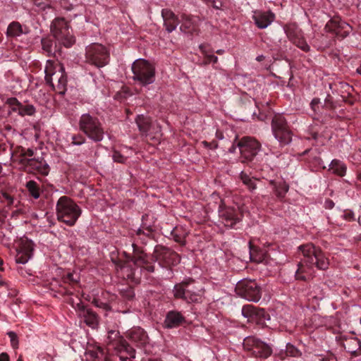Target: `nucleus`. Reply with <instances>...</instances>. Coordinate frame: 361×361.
<instances>
[{
	"mask_svg": "<svg viewBox=\"0 0 361 361\" xmlns=\"http://www.w3.org/2000/svg\"><path fill=\"white\" fill-rule=\"evenodd\" d=\"M285 32L288 39L293 42L302 35L301 30L295 23H290L284 27Z\"/></svg>",
	"mask_w": 361,
	"mask_h": 361,
	"instance_id": "7c9ffc66",
	"label": "nucleus"
},
{
	"mask_svg": "<svg viewBox=\"0 0 361 361\" xmlns=\"http://www.w3.org/2000/svg\"><path fill=\"white\" fill-rule=\"evenodd\" d=\"M219 216L225 226L236 229L235 226L242 221L243 214L238 208L227 207L219 211Z\"/></svg>",
	"mask_w": 361,
	"mask_h": 361,
	"instance_id": "aec40b11",
	"label": "nucleus"
},
{
	"mask_svg": "<svg viewBox=\"0 0 361 361\" xmlns=\"http://www.w3.org/2000/svg\"><path fill=\"white\" fill-rule=\"evenodd\" d=\"M320 103V99L319 98H314L311 102V106L312 110L316 112L317 111V107H318V104Z\"/></svg>",
	"mask_w": 361,
	"mask_h": 361,
	"instance_id": "6e6d98bb",
	"label": "nucleus"
},
{
	"mask_svg": "<svg viewBox=\"0 0 361 361\" xmlns=\"http://www.w3.org/2000/svg\"><path fill=\"white\" fill-rule=\"evenodd\" d=\"M299 249L303 257L298 264L295 274L296 280L307 281L313 277L315 268L319 270H326L329 268V258L319 247L307 243L300 245Z\"/></svg>",
	"mask_w": 361,
	"mask_h": 361,
	"instance_id": "f03ea898",
	"label": "nucleus"
},
{
	"mask_svg": "<svg viewBox=\"0 0 361 361\" xmlns=\"http://www.w3.org/2000/svg\"><path fill=\"white\" fill-rule=\"evenodd\" d=\"M135 123L140 133L142 135L147 136L152 126L151 118L149 116H145L142 114L137 115L135 118Z\"/></svg>",
	"mask_w": 361,
	"mask_h": 361,
	"instance_id": "cd10ccee",
	"label": "nucleus"
},
{
	"mask_svg": "<svg viewBox=\"0 0 361 361\" xmlns=\"http://www.w3.org/2000/svg\"><path fill=\"white\" fill-rule=\"evenodd\" d=\"M243 348L250 356L255 358L267 359L273 352L271 346L260 338L250 336L244 338Z\"/></svg>",
	"mask_w": 361,
	"mask_h": 361,
	"instance_id": "9b49d317",
	"label": "nucleus"
},
{
	"mask_svg": "<svg viewBox=\"0 0 361 361\" xmlns=\"http://www.w3.org/2000/svg\"><path fill=\"white\" fill-rule=\"evenodd\" d=\"M321 360L322 361H337V358L334 355L331 354L326 357H323Z\"/></svg>",
	"mask_w": 361,
	"mask_h": 361,
	"instance_id": "13d9d810",
	"label": "nucleus"
},
{
	"mask_svg": "<svg viewBox=\"0 0 361 361\" xmlns=\"http://www.w3.org/2000/svg\"><path fill=\"white\" fill-rule=\"evenodd\" d=\"M161 16L164 20V25L168 32H171L175 30L180 23L178 17L169 9H162Z\"/></svg>",
	"mask_w": 361,
	"mask_h": 361,
	"instance_id": "5701e85b",
	"label": "nucleus"
},
{
	"mask_svg": "<svg viewBox=\"0 0 361 361\" xmlns=\"http://www.w3.org/2000/svg\"><path fill=\"white\" fill-rule=\"evenodd\" d=\"M42 49L48 56H55L56 45L54 42L48 37L42 38L41 40Z\"/></svg>",
	"mask_w": 361,
	"mask_h": 361,
	"instance_id": "c9c22d12",
	"label": "nucleus"
},
{
	"mask_svg": "<svg viewBox=\"0 0 361 361\" xmlns=\"http://www.w3.org/2000/svg\"><path fill=\"white\" fill-rule=\"evenodd\" d=\"M113 159L118 163H123L126 158L118 152H114L113 154Z\"/></svg>",
	"mask_w": 361,
	"mask_h": 361,
	"instance_id": "864d4df0",
	"label": "nucleus"
},
{
	"mask_svg": "<svg viewBox=\"0 0 361 361\" xmlns=\"http://www.w3.org/2000/svg\"><path fill=\"white\" fill-rule=\"evenodd\" d=\"M269 184L271 185L276 197L282 200L289 190V185L285 181H276L275 180H270Z\"/></svg>",
	"mask_w": 361,
	"mask_h": 361,
	"instance_id": "bb28decb",
	"label": "nucleus"
},
{
	"mask_svg": "<svg viewBox=\"0 0 361 361\" xmlns=\"http://www.w3.org/2000/svg\"><path fill=\"white\" fill-rule=\"evenodd\" d=\"M133 80L141 85H147L154 82L155 70L152 65L143 59L135 61L132 64Z\"/></svg>",
	"mask_w": 361,
	"mask_h": 361,
	"instance_id": "9d476101",
	"label": "nucleus"
},
{
	"mask_svg": "<svg viewBox=\"0 0 361 361\" xmlns=\"http://www.w3.org/2000/svg\"><path fill=\"white\" fill-rule=\"evenodd\" d=\"M173 293L176 299L183 300L187 303H199L202 300V288L195 280L188 279L176 283Z\"/></svg>",
	"mask_w": 361,
	"mask_h": 361,
	"instance_id": "423d86ee",
	"label": "nucleus"
},
{
	"mask_svg": "<svg viewBox=\"0 0 361 361\" xmlns=\"http://www.w3.org/2000/svg\"><path fill=\"white\" fill-rule=\"evenodd\" d=\"M121 294L124 300L126 302L131 301L135 298L134 290L131 288H127L121 290Z\"/></svg>",
	"mask_w": 361,
	"mask_h": 361,
	"instance_id": "a18cd8bd",
	"label": "nucleus"
},
{
	"mask_svg": "<svg viewBox=\"0 0 361 361\" xmlns=\"http://www.w3.org/2000/svg\"><path fill=\"white\" fill-rule=\"evenodd\" d=\"M294 44H295L298 48L302 49V51L307 52L310 51V47L305 40L302 35L298 38L297 39L292 42Z\"/></svg>",
	"mask_w": 361,
	"mask_h": 361,
	"instance_id": "c03bdc74",
	"label": "nucleus"
},
{
	"mask_svg": "<svg viewBox=\"0 0 361 361\" xmlns=\"http://www.w3.org/2000/svg\"><path fill=\"white\" fill-rule=\"evenodd\" d=\"M51 32L54 37L66 47H70L75 43L72 30L64 18H56L52 21Z\"/></svg>",
	"mask_w": 361,
	"mask_h": 361,
	"instance_id": "f8f14e48",
	"label": "nucleus"
},
{
	"mask_svg": "<svg viewBox=\"0 0 361 361\" xmlns=\"http://www.w3.org/2000/svg\"><path fill=\"white\" fill-rule=\"evenodd\" d=\"M57 219L67 226H73L82 213L80 207L70 197H61L56 205Z\"/></svg>",
	"mask_w": 361,
	"mask_h": 361,
	"instance_id": "39448f33",
	"label": "nucleus"
},
{
	"mask_svg": "<svg viewBox=\"0 0 361 361\" xmlns=\"http://www.w3.org/2000/svg\"><path fill=\"white\" fill-rule=\"evenodd\" d=\"M171 235L173 236V240L176 243H179L181 245H185V236L183 234L180 233L179 231L177 228L173 229L172 231Z\"/></svg>",
	"mask_w": 361,
	"mask_h": 361,
	"instance_id": "49530a36",
	"label": "nucleus"
},
{
	"mask_svg": "<svg viewBox=\"0 0 361 361\" xmlns=\"http://www.w3.org/2000/svg\"><path fill=\"white\" fill-rule=\"evenodd\" d=\"M91 357L93 361H111V359L106 355L104 350L100 347L90 353Z\"/></svg>",
	"mask_w": 361,
	"mask_h": 361,
	"instance_id": "4c0bfd02",
	"label": "nucleus"
},
{
	"mask_svg": "<svg viewBox=\"0 0 361 361\" xmlns=\"http://www.w3.org/2000/svg\"><path fill=\"white\" fill-rule=\"evenodd\" d=\"M110 61L109 50L99 43H92L85 48V62L98 68L106 66Z\"/></svg>",
	"mask_w": 361,
	"mask_h": 361,
	"instance_id": "1a4fd4ad",
	"label": "nucleus"
},
{
	"mask_svg": "<svg viewBox=\"0 0 361 361\" xmlns=\"http://www.w3.org/2000/svg\"><path fill=\"white\" fill-rule=\"evenodd\" d=\"M202 144L204 145V146L207 148H209V149H216L218 147V143L216 141H213V142H207V141H204L202 142Z\"/></svg>",
	"mask_w": 361,
	"mask_h": 361,
	"instance_id": "5fc2aeb1",
	"label": "nucleus"
},
{
	"mask_svg": "<svg viewBox=\"0 0 361 361\" xmlns=\"http://www.w3.org/2000/svg\"><path fill=\"white\" fill-rule=\"evenodd\" d=\"M133 253L126 254V261L121 259H112L117 268L126 269V276L133 281L138 283L140 281L142 271L147 273L154 271L155 262H157L160 267L166 269H171L178 265L180 262V255L168 247L162 245H157L154 247L152 254V261L149 260L147 254L142 247L136 243L132 244Z\"/></svg>",
	"mask_w": 361,
	"mask_h": 361,
	"instance_id": "f257e3e1",
	"label": "nucleus"
},
{
	"mask_svg": "<svg viewBox=\"0 0 361 361\" xmlns=\"http://www.w3.org/2000/svg\"><path fill=\"white\" fill-rule=\"evenodd\" d=\"M34 243L27 238H20L16 248L15 260L16 264H25L33 255Z\"/></svg>",
	"mask_w": 361,
	"mask_h": 361,
	"instance_id": "a211bd4d",
	"label": "nucleus"
},
{
	"mask_svg": "<svg viewBox=\"0 0 361 361\" xmlns=\"http://www.w3.org/2000/svg\"><path fill=\"white\" fill-rule=\"evenodd\" d=\"M352 30V27L347 23L339 20V23L337 26V28L334 32V34L338 36L341 37V38H344L347 37L349 33Z\"/></svg>",
	"mask_w": 361,
	"mask_h": 361,
	"instance_id": "e433bc0d",
	"label": "nucleus"
},
{
	"mask_svg": "<svg viewBox=\"0 0 361 361\" xmlns=\"http://www.w3.org/2000/svg\"><path fill=\"white\" fill-rule=\"evenodd\" d=\"M76 0H61V5L67 10H70L73 8Z\"/></svg>",
	"mask_w": 361,
	"mask_h": 361,
	"instance_id": "603ef678",
	"label": "nucleus"
},
{
	"mask_svg": "<svg viewBox=\"0 0 361 361\" xmlns=\"http://www.w3.org/2000/svg\"><path fill=\"white\" fill-rule=\"evenodd\" d=\"M71 144L74 145H81L85 143L86 138L81 134H75L71 135Z\"/></svg>",
	"mask_w": 361,
	"mask_h": 361,
	"instance_id": "de8ad7c7",
	"label": "nucleus"
},
{
	"mask_svg": "<svg viewBox=\"0 0 361 361\" xmlns=\"http://www.w3.org/2000/svg\"><path fill=\"white\" fill-rule=\"evenodd\" d=\"M239 177L250 192H253L257 189V182L259 179L251 177L243 171L240 173Z\"/></svg>",
	"mask_w": 361,
	"mask_h": 361,
	"instance_id": "2f4dec72",
	"label": "nucleus"
},
{
	"mask_svg": "<svg viewBox=\"0 0 361 361\" xmlns=\"http://www.w3.org/2000/svg\"><path fill=\"white\" fill-rule=\"evenodd\" d=\"M235 291L240 297L255 302L262 297V288L255 280L243 279L238 281Z\"/></svg>",
	"mask_w": 361,
	"mask_h": 361,
	"instance_id": "ddd939ff",
	"label": "nucleus"
},
{
	"mask_svg": "<svg viewBox=\"0 0 361 361\" xmlns=\"http://www.w3.org/2000/svg\"><path fill=\"white\" fill-rule=\"evenodd\" d=\"M342 345L344 349L353 357L361 355V341L358 338H346Z\"/></svg>",
	"mask_w": 361,
	"mask_h": 361,
	"instance_id": "a878e982",
	"label": "nucleus"
},
{
	"mask_svg": "<svg viewBox=\"0 0 361 361\" xmlns=\"http://www.w3.org/2000/svg\"><path fill=\"white\" fill-rule=\"evenodd\" d=\"M79 128L90 140L101 142L104 137V128L99 119L90 114H82L79 120Z\"/></svg>",
	"mask_w": 361,
	"mask_h": 361,
	"instance_id": "0eeeda50",
	"label": "nucleus"
},
{
	"mask_svg": "<svg viewBox=\"0 0 361 361\" xmlns=\"http://www.w3.org/2000/svg\"><path fill=\"white\" fill-rule=\"evenodd\" d=\"M125 337L136 348L147 351L150 346V339L147 331L140 327L133 326L125 333Z\"/></svg>",
	"mask_w": 361,
	"mask_h": 361,
	"instance_id": "dca6fc26",
	"label": "nucleus"
},
{
	"mask_svg": "<svg viewBox=\"0 0 361 361\" xmlns=\"http://www.w3.org/2000/svg\"><path fill=\"white\" fill-rule=\"evenodd\" d=\"M340 18L338 17H334L332 19H331L326 25L325 30L326 32H332L334 34L337 26L339 23Z\"/></svg>",
	"mask_w": 361,
	"mask_h": 361,
	"instance_id": "37998d69",
	"label": "nucleus"
},
{
	"mask_svg": "<svg viewBox=\"0 0 361 361\" xmlns=\"http://www.w3.org/2000/svg\"><path fill=\"white\" fill-rule=\"evenodd\" d=\"M200 49L204 55V61H203L204 64H208L210 63H216L218 61V57L214 56L212 54L208 53L205 49L203 45L200 46Z\"/></svg>",
	"mask_w": 361,
	"mask_h": 361,
	"instance_id": "a19ab883",
	"label": "nucleus"
},
{
	"mask_svg": "<svg viewBox=\"0 0 361 361\" xmlns=\"http://www.w3.org/2000/svg\"><path fill=\"white\" fill-rule=\"evenodd\" d=\"M242 314L249 322L255 323L260 326H266V320L269 316L264 309L258 308L252 305H245L242 308Z\"/></svg>",
	"mask_w": 361,
	"mask_h": 361,
	"instance_id": "f3484780",
	"label": "nucleus"
},
{
	"mask_svg": "<svg viewBox=\"0 0 361 361\" xmlns=\"http://www.w3.org/2000/svg\"><path fill=\"white\" fill-rule=\"evenodd\" d=\"M4 260L0 257V271H4Z\"/></svg>",
	"mask_w": 361,
	"mask_h": 361,
	"instance_id": "69168bd1",
	"label": "nucleus"
},
{
	"mask_svg": "<svg viewBox=\"0 0 361 361\" xmlns=\"http://www.w3.org/2000/svg\"><path fill=\"white\" fill-rule=\"evenodd\" d=\"M357 178L361 181V171L357 173Z\"/></svg>",
	"mask_w": 361,
	"mask_h": 361,
	"instance_id": "338daca9",
	"label": "nucleus"
},
{
	"mask_svg": "<svg viewBox=\"0 0 361 361\" xmlns=\"http://www.w3.org/2000/svg\"><path fill=\"white\" fill-rule=\"evenodd\" d=\"M329 170L338 176L343 177L347 171L346 165L338 159H333L329 165Z\"/></svg>",
	"mask_w": 361,
	"mask_h": 361,
	"instance_id": "473e14b6",
	"label": "nucleus"
},
{
	"mask_svg": "<svg viewBox=\"0 0 361 361\" xmlns=\"http://www.w3.org/2000/svg\"><path fill=\"white\" fill-rule=\"evenodd\" d=\"M70 303L78 312L79 317L83 319L88 326L92 329H96L98 326L99 317L95 312L92 309L87 308L80 300L75 305L73 300L71 299Z\"/></svg>",
	"mask_w": 361,
	"mask_h": 361,
	"instance_id": "6ab92c4d",
	"label": "nucleus"
},
{
	"mask_svg": "<svg viewBox=\"0 0 361 361\" xmlns=\"http://www.w3.org/2000/svg\"><path fill=\"white\" fill-rule=\"evenodd\" d=\"M7 335L10 338L11 345L13 348L16 349L18 348V338L17 334L13 331H8Z\"/></svg>",
	"mask_w": 361,
	"mask_h": 361,
	"instance_id": "8fccbe9b",
	"label": "nucleus"
},
{
	"mask_svg": "<svg viewBox=\"0 0 361 361\" xmlns=\"http://www.w3.org/2000/svg\"><path fill=\"white\" fill-rule=\"evenodd\" d=\"M237 146L240 150L241 162L247 164L254 161L261 148L260 142L251 137H242L237 141Z\"/></svg>",
	"mask_w": 361,
	"mask_h": 361,
	"instance_id": "4468645a",
	"label": "nucleus"
},
{
	"mask_svg": "<svg viewBox=\"0 0 361 361\" xmlns=\"http://www.w3.org/2000/svg\"><path fill=\"white\" fill-rule=\"evenodd\" d=\"M302 355L301 352L290 343H287L286 346V350H281L278 356L281 359L284 360L286 357H298Z\"/></svg>",
	"mask_w": 361,
	"mask_h": 361,
	"instance_id": "72a5a7b5",
	"label": "nucleus"
},
{
	"mask_svg": "<svg viewBox=\"0 0 361 361\" xmlns=\"http://www.w3.org/2000/svg\"><path fill=\"white\" fill-rule=\"evenodd\" d=\"M250 260L256 263H262L266 259V253L262 249L249 243Z\"/></svg>",
	"mask_w": 361,
	"mask_h": 361,
	"instance_id": "c85d7f7f",
	"label": "nucleus"
},
{
	"mask_svg": "<svg viewBox=\"0 0 361 361\" xmlns=\"http://www.w3.org/2000/svg\"><path fill=\"white\" fill-rule=\"evenodd\" d=\"M236 147H238L237 144L235 143L233 144V145L230 147L229 152L231 153L235 152Z\"/></svg>",
	"mask_w": 361,
	"mask_h": 361,
	"instance_id": "680f3d73",
	"label": "nucleus"
},
{
	"mask_svg": "<svg viewBox=\"0 0 361 361\" xmlns=\"http://www.w3.org/2000/svg\"><path fill=\"white\" fill-rule=\"evenodd\" d=\"M11 158L13 164L20 169L32 173L47 176L49 166L43 160L34 158L35 152L31 148H25L20 145H11Z\"/></svg>",
	"mask_w": 361,
	"mask_h": 361,
	"instance_id": "7ed1b4c3",
	"label": "nucleus"
},
{
	"mask_svg": "<svg viewBox=\"0 0 361 361\" xmlns=\"http://www.w3.org/2000/svg\"><path fill=\"white\" fill-rule=\"evenodd\" d=\"M253 19L259 28L264 29L274 20L275 15L271 11H259L255 13Z\"/></svg>",
	"mask_w": 361,
	"mask_h": 361,
	"instance_id": "b1692460",
	"label": "nucleus"
},
{
	"mask_svg": "<svg viewBox=\"0 0 361 361\" xmlns=\"http://www.w3.org/2000/svg\"><path fill=\"white\" fill-rule=\"evenodd\" d=\"M264 59H265V56H264V55H259L258 56H257L256 60H257V61H263Z\"/></svg>",
	"mask_w": 361,
	"mask_h": 361,
	"instance_id": "0e129e2a",
	"label": "nucleus"
},
{
	"mask_svg": "<svg viewBox=\"0 0 361 361\" xmlns=\"http://www.w3.org/2000/svg\"><path fill=\"white\" fill-rule=\"evenodd\" d=\"M27 29L23 30L20 23L13 21L8 25L6 35L8 37H17L22 34H27Z\"/></svg>",
	"mask_w": 361,
	"mask_h": 361,
	"instance_id": "c756f323",
	"label": "nucleus"
},
{
	"mask_svg": "<svg viewBox=\"0 0 361 361\" xmlns=\"http://www.w3.org/2000/svg\"><path fill=\"white\" fill-rule=\"evenodd\" d=\"M357 73L361 75V66L357 68Z\"/></svg>",
	"mask_w": 361,
	"mask_h": 361,
	"instance_id": "774afa93",
	"label": "nucleus"
},
{
	"mask_svg": "<svg viewBox=\"0 0 361 361\" xmlns=\"http://www.w3.org/2000/svg\"><path fill=\"white\" fill-rule=\"evenodd\" d=\"M333 93H338V92H332ZM357 94H353L350 92H342V94H338V99H334V97L328 94L324 99V106L327 109H334L338 104L341 106L342 102L349 104H353L357 99Z\"/></svg>",
	"mask_w": 361,
	"mask_h": 361,
	"instance_id": "412c9836",
	"label": "nucleus"
},
{
	"mask_svg": "<svg viewBox=\"0 0 361 361\" xmlns=\"http://www.w3.org/2000/svg\"><path fill=\"white\" fill-rule=\"evenodd\" d=\"M26 188L30 195L35 199H38L40 196V188L39 185L34 180H30L26 183Z\"/></svg>",
	"mask_w": 361,
	"mask_h": 361,
	"instance_id": "58836bf2",
	"label": "nucleus"
},
{
	"mask_svg": "<svg viewBox=\"0 0 361 361\" xmlns=\"http://www.w3.org/2000/svg\"><path fill=\"white\" fill-rule=\"evenodd\" d=\"M5 216L0 212V228L4 222Z\"/></svg>",
	"mask_w": 361,
	"mask_h": 361,
	"instance_id": "e2e57ef3",
	"label": "nucleus"
},
{
	"mask_svg": "<svg viewBox=\"0 0 361 361\" xmlns=\"http://www.w3.org/2000/svg\"><path fill=\"white\" fill-rule=\"evenodd\" d=\"M342 218L348 221H353L355 220L354 212L350 209H345L343 211Z\"/></svg>",
	"mask_w": 361,
	"mask_h": 361,
	"instance_id": "3c124183",
	"label": "nucleus"
},
{
	"mask_svg": "<svg viewBox=\"0 0 361 361\" xmlns=\"http://www.w3.org/2000/svg\"><path fill=\"white\" fill-rule=\"evenodd\" d=\"M181 20L180 23H181V25L180 27V30L184 32H190L192 30L195 29V23L192 17L188 16L186 14H182Z\"/></svg>",
	"mask_w": 361,
	"mask_h": 361,
	"instance_id": "f704fd0d",
	"label": "nucleus"
},
{
	"mask_svg": "<svg viewBox=\"0 0 361 361\" xmlns=\"http://www.w3.org/2000/svg\"><path fill=\"white\" fill-rule=\"evenodd\" d=\"M44 73L46 82L52 89L66 90L67 79L62 64L47 60Z\"/></svg>",
	"mask_w": 361,
	"mask_h": 361,
	"instance_id": "6e6552de",
	"label": "nucleus"
},
{
	"mask_svg": "<svg viewBox=\"0 0 361 361\" xmlns=\"http://www.w3.org/2000/svg\"><path fill=\"white\" fill-rule=\"evenodd\" d=\"M63 281L65 284L69 285L73 289L79 284L78 279L75 278L73 273H68L66 275L63 276Z\"/></svg>",
	"mask_w": 361,
	"mask_h": 361,
	"instance_id": "ea45409f",
	"label": "nucleus"
},
{
	"mask_svg": "<svg viewBox=\"0 0 361 361\" xmlns=\"http://www.w3.org/2000/svg\"><path fill=\"white\" fill-rule=\"evenodd\" d=\"M106 343L109 350H112L121 361H132L135 357L136 351L118 331H108Z\"/></svg>",
	"mask_w": 361,
	"mask_h": 361,
	"instance_id": "20e7f679",
	"label": "nucleus"
},
{
	"mask_svg": "<svg viewBox=\"0 0 361 361\" xmlns=\"http://www.w3.org/2000/svg\"><path fill=\"white\" fill-rule=\"evenodd\" d=\"M9 355L6 353H1L0 354V361H9Z\"/></svg>",
	"mask_w": 361,
	"mask_h": 361,
	"instance_id": "bf43d9fd",
	"label": "nucleus"
},
{
	"mask_svg": "<svg viewBox=\"0 0 361 361\" xmlns=\"http://www.w3.org/2000/svg\"><path fill=\"white\" fill-rule=\"evenodd\" d=\"M92 304L98 308L102 309L105 312H109L111 310V307L108 302L102 301L99 298H94Z\"/></svg>",
	"mask_w": 361,
	"mask_h": 361,
	"instance_id": "79ce46f5",
	"label": "nucleus"
},
{
	"mask_svg": "<svg viewBox=\"0 0 361 361\" xmlns=\"http://www.w3.org/2000/svg\"><path fill=\"white\" fill-rule=\"evenodd\" d=\"M0 201L5 203L7 207H10L13 203V197L6 192H2L0 195Z\"/></svg>",
	"mask_w": 361,
	"mask_h": 361,
	"instance_id": "09e8293b",
	"label": "nucleus"
},
{
	"mask_svg": "<svg viewBox=\"0 0 361 361\" xmlns=\"http://www.w3.org/2000/svg\"><path fill=\"white\" fill-rule=\"evenodd\" d=\"M271 129L274 137L281 145H286L291 142L293 134L283 116H274L271 121Z\"/></svg>",
	"mask_w": 361,
	"mask_h": 361,
	"instance_id": "2eb2a0df",
	"label": "nucleus"
},
{
	"mask_svg": "<svg viewBox=\"0 0 361 361\" xmlns=\"http://www.w3.org/2000/svg\"><path fill=\"white\" fill-rule=\"evenodd\" d=\"M324 207L326 209H331L334 207V202L331 200H326L324 202Z\"/></svg>",
	"mask_w": 361,
	"mask_h": 361,
	"instance_id": "4d7b16f0",
	"label": "nucleus"
},
{
	"mask_svg": "<svg viewBox=\"0 0 361 361\" xmlns=\"http://www.w3.org/2000/svg\"><path fill=\"white\" fill-rule=\"evenodd\" d=\"M146 216H142V224L140 227L135 231V235L137 238V240H140L141 243L146 245L148 239L154 238V229L151 226L147 225L144 223V219Z\"/></svg>",
	"mask_w": 361,
	"mask_h": 361,
	"instance_id": "393cba45",
	"label": "nucleus"
},
{
	"mask_svg": "<svg viewBox=\"0 0 361 361\" xmlns=\"http://www.w3.org/2000/svg\"><path fill=\"white\" fill-rule=\"evenodd\" d=\"M39 6H41V8H42L43 10H45L47 8L48 9H51V6L49 4H47V3H41L39 4Z\"/></svg>",
	"mask_w": 361,
	"mask_h": 361,
	"instance_id": "052dcab7",
	"label": "nucleus"
},
{
	"mask_svg": "<svg viewBox=\"0 0 361 361\" xmlns=\"http://www.w3.org/2000/svg\"><path fill=\"white\" fill-rule=\"evenodd\" d=\"M186 322L185 317L177 310H170L166 312L163 326L165 329L178 328Z\"/></svg>",
	"mask_w": 361,
	"mask_h": 361,
	"instance_id": "4be33fe9",
	"label": "nucleus"
}]
</instances>
